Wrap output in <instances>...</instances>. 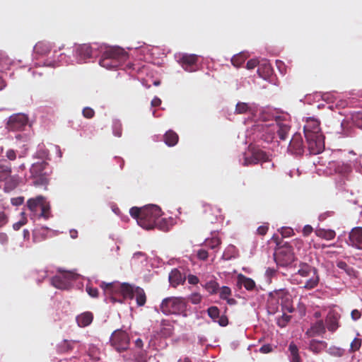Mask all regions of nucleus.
<instances>
[{
  "instance_id": "obj_5",
  "label": "nucleus",
  "mask_w": 362,
  "mask_h": 362,
  "mask_svg": "<svg viewBox=\"0 0 362 362\" xmlns=\"http://www.w3.org/2000/svg\"><path fill=\"white\" fill-rule=\"evenodd\" d=\"M128 59V54L119 47H110L103 52L99 64L107 69H117Z\"/></svg>"
},
{
  "instance_id": "obj_61",
  "label": "nucleus",
  "mask_w": 362,
  "mask_h": 362,
  "mask_svg": "<svg viewBox=\"0 0 362 362\" xmlns=\"http://www.w3.org/2000/svg\"><path fill=\"white\" fill-rule=\"evenodd\" d=\"M258 160H247V159H245L244 160V162L243 163V165L245 166H247L248 165H252V164H257V161Z\"/></svg>"
},
{
  "instance_id": "obj_53",
  "label": "nucleus",
  "mask_w": 362,
  "mask_h": 362,
  "mask_svg": "<svg viewBox=\"0 0 362 362\" xmlns=\"http://www.w3.org/2000/svg\"><path fill=\"white\" fill-rule=\"evenodd\" d=\"M187 280L189 284L196 285L199 283V278L193 274H189L187 277Z\"/></svg>"
},
{
  "instance_id": "obj_16",
  "label": "nucleus",
  "mask_w": 362,
  "mask_h": 362,
  "mask_svg": "<svg viewBox=\"0 0 362 362\" xmlns=\"http://www.w3.org/2000/svg\"><path fill=\"white\" fill-rule=\"evenodd\" d=\"M93 48L88 44L80 45L76 48V56L79 63L86 62L87 59L93 56Z\"/></svg>"
},
{
  "instance_id": "obj_24",
  "label": "nucleus",
  "mask_w": 362,
  "mask_h": 362,
  "mask_svg": "<svg viewBox=\"0 0 362 362\" xmlns=\"http://www.w3.org/2000/svg\"><path fill=\"white\" fill-rule=\"evenodd\" d=\"M186 276L183 275L180 270L174 269L169 274V281L172 286L177 287L180 284H183L185 282Z\"/></svg>"
},
{
  "instance_id": "obj_8",
  "label": "nucleus",
  "mask_w": 362,
  "mask_h": 362,
  "mask_svg": "<svg viewBox=\"0 0 362 362\" xmlns=\"http://www.w3.org/2000/svg\"><path fill=\"white\" fill-rule=\"evenodd\" d=\"M187 301L182 297H169L163 300L160 309L165 315H180L186 311Z\"/></svg>"
},
{
  "instance_id": "obj_15",
  "label": "nucleus",
  "mask_w": 362,
  "mask_h": 362,
  "mask_svg": "<svg viewBox=\"0 0 362 362\" xmlns=\"http://www.w3.org/2000/svg\"><path fill=\"white\" fill-rule=\"evenodd\" d=\"M208 315L214 322L218 323L221 327H226L228 324V319L226 315L220 316V310L216 306H211L207 309Z\"/></svg>"
},
{
  "instance_id": "obj_50",
  "label": "nucleus",
  "mask_w": 362,
  "mask_h": 362,
  "mask_svg": "<svg viewBox=\"0 0 362 362\" xmlns=\"http://www.w3.org/2000/svg\"><path fill=\"white\" fill-rule=\"evenodd\" d=\"M209 257L208 252L204 249H200L197 251V257L201 260H206Z\"/></svg>"
},
{
  "instance_id": "obj_41",
  "label": "nucleus",
  "mask_w": 362,
  "mask_h": 362,
  "mask_svg": "<svg viewBox=\"0 0 362 362\" xmlns=\"http://www.w3.org/2000/svg\"><path fill=\"white\" fill-rule=\"evenodd\" d=\"M291 317L284 313L280 318L277 320V324L281 327H284L288 322L291 320Z\"/></svg>"
},
{
  "instance_id": "obj_49",
  "label": "nucleus",
  "mask_w": 362,
  "mask_h": 362,
  "mask_svg": "<svg viewBox=\"0 0 362 362\" xmlns=\"http://www.w3.org/2000/svg\"><path fill=\"white\" fill-rule=\"evenodd\" d=\"M281 234L284 238L291 237L293 234V230L289 227L282 228L281 230Z\"/></svg>"
},
{
  "instance_id": "obj_20",
  "label": "nucleus",
  "mask_w": 362,
  "mask_h": 362,
  "mask_svg": "<svg viewBox=\"0 0 362 362\" xmlns=\"http://www.w3.org/2000/svg\"><path fill=\"white\" fill-rule=\"evenodd\" d=\"M327 343L323 340L313 339L308 344V349L314 354H320L327 348Z\"/></svg>"
},
{
  "instance_id": "obj_37",
  "label": "nucleus",
  "mask_w": 362,
  "mask_h": 362,
  "mask_svg": "<svg viewBox=\"0 0 362 362\" xmlns=\"http://www.w3.org/2000/svg\"><path fill=\"white\" fill-rule=\"evenodd\" d=\"M250 110L247 103L239 102L235 106V114H245Z\"/></svg>"
},
{
  "instance_id": "obj_12",
  "label": "nucleus",
  "mask_w": 362,
  "mask_h": 362,
  "mask_svg": "<svg viewBox=\"0 0 362 362\" xmlns=\"http://www.w3.org/2000/svg\"><path fill=\"white\" fill-rule=\"evenodd\" d=\"M110 343L117 351H125L129 347V337L126 332L117 329L111 335Z\"/></svg>"
},
{
  "instance_id": "obj_14",
  "label": "nucleus",
  "mask_w": 362,
  "mask_h": 362,
  "mask_svg": "<svg viewBox=\"0 0 362 362\" xmlns=\"http://www.w3.org/2000/svg\"><path fill=\"white\" fill-rule=\"evenodd\" d=\"M197 60L198 57L196 54H184L179 59L178 62L185 71L192 72L195 70Z\"/></svg>"
},
{
  "instance_id": "obj_42",
  "label": "nucleus",
  "mask_w": 362,
  "mask_h": 362,
  "mask_svg": "<svg viewBox=\"0 0 362 362\" xmlns=\"http://www.w3.org/2000/svg\"><path fill=\"white\" fill-rule=\"evenodd\" d=\"M231 295V289L228 286H222L220 288L219 296L221 299H227Z\"/></svg>"
},
{
  "instance_id": "obj_30",
  "label": "nucleus",
  "mask_w": 362,
  "mask_h": 362,
  "mask_svg": "<svg viewBox=\"0 0 362 362\" xmlns=\"http://www.w3.org/2000/svg\"><path fill=\"white\" fill-rule=\"evenodd\" d=\"M288 351L290 352L289 358L291 362H301L299 349L294 342L292 341L289 344Z\"/></svg>"
},
{
  "instance_id": "obj_44",
  "label": "nucleus",
  "mask_w": 362,
  "mask_h": 362,
  "mask_svg": "<svg viewBox=\"0 0 362 362\" xmlns=\"http://www.w3.org/2000/svg\"><path fill=\"white\" fill-rule=\"evenodd\" d=\"M361 346V339L359 338H354L350 345V351L355 352L358 351Z\"/></svg>"
},
{
  "instance_id": "obj_3",
  "label": "nucleus",
  "mask_w": 362,
  "mask_h": 362,
  "mask_svg": "<svg viewBox=\"0 0 362 362\" xmlns=\"http://www.w3.org/2000/svg\"><path fill=\"white\" fill-rule=\"evenodd\" d=\"M320 122L314 118H308L303 127L308 148L311 155H317L325 149L324 136L321 132Z\"/></svg>"
},
{
  "instance_id": "obj_62",
  "label": "nucleus",
  "mask_w": 362,
  "mask_h": 362,
  "mask_svg": "<svg viewBox=\"0 0 362 362\" xmlns=\"http://www.w3.org/2000/svg\"><path fill=\"white\" fill-rule=\"evenodd\" d=\"M6 156L8 158H16V153L13 150H8L6 152Z\"/></svg>"
},
{
  "instance_id": "obj_63",
  "label": "nucleus",
  "mask_w": 362,
  "mask_h": 362,
  "mask_svg": "<svg viewBox=\"0 0 362 362\" xmlns=\"http://www.w3.org/2000/svg\"><path fill=\"white\" fill-rule=\"evenodd\" d=\"M69 234L71 238L75 239L78 237V231L75 229H71L69 231Z\"/></svg>"
},
{
  "instance_id": "obj_39",
  "label": "nucleus",
  "mask_w": 362,
  "mask_h": 362,
  "mask_svg": "<svg viewBox=\"0 0 362 362\" xmlns=\"http://www.w3.org/2000/svg\"><path fill=\"white\" fill-rule=\"evenodd\" d=\"M245 56L243 54H239L233 57L231 59V63L233 66L239 67L245 62Z\"/></svg>"
},
{
  "instance_id": "obj_52",
  "label": "nucleus",
  "mask_w": 362,
  "mask_h": 362,
  "mask_svg": "<svg viewBox=\"0 0 362 362\" xmlns=\"http://www.w3.org/2000/svg\"><path fill=\"white\" fill-rule=\"evenodd\" d=\"M8 218L4 211L0 212V228L4 226L8 223Z\"/></svg>"
},
{
  "instance_id": "obj_33",
  "label": "nucleus",
  "mask_w": 362,
  "mask_h": 362,
  "mask_svg": "<svg viewBox=\"0 0 362 362\" xmlns=\"http://www.w3.org/2000/svg\"><path fill=\"white\" fill-rule=\"evenodd\" d=\"M74 341H69L64 339L57 346V351L59 353H66L71 351L74 349L73 343Z\"/></svg>"
},
{
  "instance_id": "obj_34",
  "label": "nucleus",
  "mask_w": 362,
  "mask_h": 362,
  "mask_svg": "<svg viewBox=\"0 0 362 362\" xmlns=\"http://www.w3.org/2000/svg\"><path fill=\"white\" fill-rule=\"evenodd\" d=\"M221 244V240L217 236L212 237L211 238H206L204 243V245L211 250H215Z\"/></svg>"
},
{
  "instance_id": "obj_1",
  "label": "nucleus",
  "mask_w": 362,
  "mask_h": 362,
  "mask_svg": "<svg viewBox=\"0 0 362 362\" xmlns=\"http://www.w3.org/2000/svg\"><path fill=\"white\" fill-rule=\"evenodd\" d=\"M101 288L105 291L111 295L110 300L112 303L116 301L122 302L121 300H117L113 296L114 293L119 292L123 298L133 299L136 298V304L138 306H144L146 302V296L143 288L139 286H133L127 283L124 284H106L102 282L100 285Z\"/></svg>"
},
{
  "instance_id": "obj_19",
  "label": "nucleus",
  "mask_w": 362,
  "mask_h": 362,
  "mask_svg": "<svg viewBox=\"0 0 362 362\" xmlns=\"http://www.w3.org/2000/svg\"><path fill=\"white\" fill-rule=\"evenodd\" d=\"M326 332V327L322 320L316 321L312 324L310 327L305 332V335L308 337L322 336Z\"/></svg>"
},
{
  "instance_id": "obj_32",
  "label": "nucleus",
  "mask_w": 362,
  "mask_h": 362,
  "mask_svg": "<svg viewBox=\"0 0 362 362\" xmlns=\"http://www.w3.org/2000/svg\"><path fill=\"white\" fill-rule=\"evenodd\" d=\"M50 46L43 42H38L34 47L35 52L40 55L48 54L50 52Z\"/></svg>"
},
{
  "instance_id": "obj_46",
  "label": "nucleus",
  "mask_w": 362,
  "mask_h": 362,
  "mask_svg": "<svg viewBox=\"0 0 362 362\" xmlns=\"http://www.w3.org/2000/svg\"><path fill=\"white\" fill-rule=\"evenodd\" d=\"M82 114L84 117H86L87 119H91L95 115V111L92 108H90L89 107H86L83 108V110L82 111Z\"/></svg>"
},
{
  "instance_id": "obj_31",
  "label": "nucleus",
  "mask_w": 362,
  "mask_h": 362,
  "mask_svg": "<svg viewBox=\"0 0 362 362\" xmlns=\"http://www.w3.org/2000/svg\"><path fill=\"white\" fill-rule=\"evenodd\" d=\"M315 233L317 237L327 240H332L336 236V233L333 230H325V229L319 228V229H317L315 231Z\"/></svg>"
},
{
  "instance_id": "obj_28",
  "label": "nucleus",
  "mask_w": 362,
  "mask_h": 362,
  "mask_svg": "<svg viewBox=\"0 0 362 362\" xmlns=\"http://www.w3.org/2000/svg\"><path fill=\"white\" fill-rule=\"evenodd\" d=\"M238 284H241L247 291H252L255 289L256 284L254 280L251 278L247 277L243 274H239L238 276Z\"/></svg>"
},
{
  "instance_id": "obj_36",
  "label": "nucleus",
  "mask_w": 362,
  "mask_h": 362,
  "mask_svg": "<svg viewBox=\"0 0 362 362\" xmlns=\"http://www.w3.org/2000/svg\"><path fill=\"white\" fill-rule=\"evenodd\" d=\"M204 287L210 294H215L219 289V284L215 281H210L205 284Z\"/></svg>"
},
{
  "instance_id": "obj_27",
  "label": "nucleus",
  "mask_w": 362,
  "mask_h": 362,
  "mask_svg": "<svg viewBox=\"0 0 362 362\" xmlns=\"http://www.w3.org/2000/svg\"><path fill=\"white\" fill-rule=\"evenodd\" d=\"M163 141L168 146H174L178 143L179 136L175 132L170 129L164 134Z\"/></svg>"
},
{
  "instance_id": "obj_48",
  "label": "nucleus",
  "mask_w": 362,
  "mask_h": 362,
  "mask_svg": "<svg viewBox=\"0 0 362 362\" xmlns=\"http://www.w3.org/2000/svg\"><path fill=\"white\" fill-rule=\"evenodd\" d=\"M86 290L90 296L93 298H97L98 296V290L97 288L87 286Z\"/></svg>"
},
{
  "instance_id": "obj_51",
  "label": "nucleus",
  "mask_w": 362,
  "mask_h": 362,
  "mask_svg": "<svg viewBox=\"0 0 362 362\" xmlns=\"http://www.w3.org/2000/svg\"><path fill=\"white\" fill-rule=\"evenodd\" d=\"M259 64V61L256 59H250L246 64L247 69H253Z\"/></svg>"
},
{
  "instance_id": "obj_21",
  "label": "nucleus",
  "mask_w": 362,
  "mask_h": 362,
  "mask_svg": "<svg viewBox=\"0 0 362 362\" xmlns=\"http://www.w3.org/2000/svg\"><path fill=\"white\" fill-rule=\"evenodd\" d=\"M349 239L351 245L358 249H362V228L357 227L352 229Z\"/></svg>"
},
{
  "instance_id": "obj_9",
  "label": "nucleus",
  "mask_w": 362,
  "mask_h": 362,
  "mask_svg": "<svg viewBox=\"0 0 362 362\" xmlns=\"http://www.w3.org/2000/svg\"><path fill=\"white\" fill-rule=\"evenodd\" d=\"M274 256L276 263L281 267H287L295 259L293 248L288 243L279 247L276 250Z\"/></svg>"
},
{
  "instance_id": "obj_10",
  "label": "nucleus",
  "mask_w": 362,
  "mask_h": 362,
  "mask_svg": "<svg viewBox=\"0 0 362 362\" xmlns=\"http://www.w3.org/2000/svg\"><path fill=\"white\" fill-rule=\"evenodd\" d=\"M277 124L276 122L267 124L260 123L254 125V132L257 134V136L267 143L272 142L276 134Z\"/></svg>"
},
{
  "instance_id": "obj_17",
  "label": "nucleus",
  "mask_w": 362,
  "mask_h": 362,
  "mask_svg": "<svg viewBox=\"0 0 362 362\" xmlns=\"http://www.w3.org/2000/svg\"><path fill=\"white\" fill-rule=\"evenodd\" d=\"M275 122L277 124L276 132L279 138L282 141L286 140L288 138V135L291 129L289 122L288 121L281 119L279 117L276 118Z\"/></svg>"
},
{
  "instance_id": "obj_2",
  "label": "nucleus",
  "mask_w": 362,
  "mask_h": 362,
  "mask_svg": "<svg viewBox=\"0 0 362 362\" xmlns=\"http://www.w3.org/2000/svg\"><path fill=\"white\" fill-rule=\"evenodd\" d=\"M129 214L141 227L151 230L157 226L162 216V211L159 206L152 204L142 208L132 207Z\"/></svg>"
},
{
  "instance_id": "obj_60",
  "label": "nucleus",
  "mask_w": 362,
  "mask_h": 362,
  "mask_svg": "<svg viewBox=\"0 0 362 362\" xmlns=\"http://www.w3.org/2000/svg\"><path fill=\"white\" fill-rule=\"evenodd\" d=\"M161 104V100L159 98L155 97L151 100V105L153 107H158Z\"/></svg>"
},
{
  "instance_id": "obj_11",
  "label": "nucleus",
  "mask_w": 362,
  "mask_h": 362,
  "mask_svg": "<svg viewBox=\"0 0 362 362\" xmlns=\"http://www.w3.org/2000/svg\"><path fill=\"white\" fill-rule=\"evenodd\" d=\"M269 296L272 298L280 300L283 311L293 313L295 308L293 305L292 297L288 290L286 288L276 289L270 292Z\"/></svg>"
},
{
  "instance_id": "obj_43",
  "label": "nucleus",
  "mask_w": 362,
  "mask_h": 362,
  "mask_svg": "<svg viewBox=\"0 0 362 362\" xmlns=\"http://www.w3.org/2000/svg\"><path fill=\"white\" fill-rule=\"evenodd\" d=\"M63 276L64 279H66V281H68L69 284L71 285L72 281L76 279V274L71 272H64L61 274Z\"/></svg>"
},
{
  "instance_id": "obj_57",
  "label": "nucleus",
  "mask_w": 362,
  "mask_h": 362,
  "mask_svg": "<svg viewBox=\"0 0 362 362\" xmlns=\"http://www.w3.org/2000/svg\"><path fill=\"white\" fill-rule=\"evenodd\" d=\"M351 315L354 320H357L361 318V314L359 310L355 309L351 311Z\"/></svg>"
},
{
  "instance_id": "obj_56",
  "label": "nucleus",
  "mask_w": 362,
  "mask_h": 362,
  "mask_svg": "<svg viewBox=\"0 0 362 362\" xmlns=\"http://www.w3.org/2000/svg\"><path fill=\"white\" fill-rule=\"evenodd\" d=\"M313 230V228L310 225H306L303 227V233L305 236L309 235Z\"/></svg>"
},
{
  "instance_id": "obj_7",
  "label": "nucleus",
  "mask_w": 362,
  "mask_h": 362,
  "mask_svg": "<svg viewBox=\"0 0 362 362\" xmlns=\"http://www.w3.org/2000/svg\"><path fill=\"white\" fill-rule=\"evenodd\" d=\"M27 206L30 211V218H43L48 219L50 217V204L46 198L42 195L30 198L27 201Z\"/></svg>"
},
{
  "instance_id": "obj_64",
  "label": "nucleus",
  "mask_w": 362,
  "mask_h": 362,
  "mask_svg": "<svg viewBox=\"0 0 362 362\" xmlns=\"http://www.w3.org/2000/svg\"><path fill=\"white\" fill-rule=\"evenodd\" d=\"M227 301V303L230 305H233L237 303V300L234 298H230L229 297L227 299H225Z\"/></svg>"
},
{
  "instance_id": "obj_26",
  "label": "nucleus",
  "mask_w": 362,
  "mask_h": 362,
  "mask_svg": "<svg viewBox=\"0 0 362 362\" xmlns=\"http://www.w3.org/2000/svg\"><path fill=\"white\" fill-rule=\"evenodd\" d=\"M63 279L61 275H57L51 279V284L53 286L61 290H69L71 285L69 284L68 281Z\"/></svg>"
},
{
  "instance_id": "obj_38",
  "label": "nucleus",
  "mask_w": 362,
  "mask_h": 362,
  "mask_svg": "<svg viewBox=\"0 0 362 362\" xmlns=\"http://www.w3.org/2000/svg\"><path fill=\"white\" fill-rule=\"evenodd\" d=\"M21 219L18 222L13 223V228L15 230H18L23 226L25 225L28 222V219L25 212H21Z\"/></svg>"
},
{
  "instance_id": "obj_25",
  "label": "nucleus",
  "mask_w": 362,
  "mask_h": 362,
  "mask_svg": "<svg viewBox=\"0 0 362 362\" xmlns=\"http://www.w3.org/2000/svg\"><path fill=\"white\" fill-rule=\"evenodd\" d=\"M93 317V313L86 311L78 315L76 317V320L78 327H86L92 323Z\"/></svg>"
},
{
  "instance_id": "obj_47",
  "label": "nucleus",
  "mask_w": 362,
  "mask_h": 362,
  "mask_svg": "<svg viewBox=\"0 0 362 362\" xmlns=\"http://www.w3.org/2000/svg\"><path fill=\"white\" fill-rule=\"evenodd\" d=\"M337 266L338 268L346 271L348 274H350V272L353 270L351 267H350L345 262L339 261L337 263Z\"/></svg>"
},
{
  "instance_id": "obj_23",
  "label": "nucleus",
  "mask_w": 362,
  "mask_h": 362,
  "mask_svg": "<svg viewBox=\"0 0 362 362\" xmlns=\"http://www.w3.org/2000/svg\"><path fill=\"white\" fill-rule=\"evenodd\" d=\"M288 150L294 156H301L304 151L302 140L298 138H293L290 141Z\"/></svg>"
},
{
  "instance_id": "obj_18",
  "label": "nucleus",
  "mask_w": 362,
  "mask_h": 362,
  "mask_svg": "<svg viewBox=\"0 0 362 362\" xmlns=\"http://www.w3.org/2000/svg\"><path fill=\"white\" fill-rule=\"evenodd\" d=\"M340 315L336 311H329L325 318V324L328 331L334 332L339 327Z\"/></svg>"
},
{
  "instance_id": "obj_58",
  "label": "nucleus",
  "mask_w": 362,
  "mask_h": 362,
  "mask_svg": "<svg viewBox=\"0 0 362 362\" xmlns=\"http://www.w3.org/2000/svg\"><path fill=\"white\" fill-rule=\"evenodd\" d=\"M8 241V237L5 233H0V243L2 245L7 244Z\"/></svg>"
},
{
  "instance_id": "obj_54",
  "label": "nucleus",
  "mask_w": 362,
  "mask_h": 362,
  "mask_svg": "<svg viewBox=\"0 0 362 362\" xmlns=\"http://www.w3.org/2000/svg\"><path fill=\"white\" fill-rule=\"evenodd\" d=\"M272 351V347L270 344H264L259 349V351L263 354H268Z\"/></svg>"
},
{
  "instance_id": "obj_6",
  "label": "nucleus",
  "mask_w": 362,
  "mask_h": 362,
  "mask_svg": "<svg viewBox=\"0 0 362 362\" xmlns=\"http://www.w3.org/2000/svg\"><path fill=\"white\" fill-rule=\"evenodd\" d=\"M30 173L35 186L46 187L49 182L52 168L45 160H42L32 164Z\"/></svg>"
},
{
  "instance_id": "obj_55",
  "label": "nucleus",
  "mask_w": 362,
  "mask_h": 362,
  "mask_svg": "<svg viewBox=\"0 0 362 362\" xmlns=\"http://www.w3.org/2000/svg\"><path fill=\"white\" fill-rule=\"evenodd\" d=\"M257 233L261 235H264L268 231L267 226H260L257 228Z\"/></svg>"
},
{
  "instance_id": "obj_4",
  "label": "nucleus",
  "mask_w": 362,
  "mask_h": 362,
  "mask_svg": "<svg viewBox=\"0 0 362 362\" xmlns=\"http://www.w3.org/2000/svg\"><path fill=\"white\" fill-rule=\"evenodd\" d=\"M293 280L307 290L315 288L320 281L317 269L305 262H300L297 272L293 275Z\"/></svg>"
},
{
  "instance_id": "obj_22",
  "label": "nucleus",
  "mask_w": 362,
  "mask_h": 362,
  "mask_svg": "<svg viewBox=\"0 0 362 362\" xmlns=\"http://www.w3.org/2000/svg\"><path fill=\"white\" fill-rule=\"evenodd\" d=\"M248 153L251 155L250 158H269L272 156L269 152L255 144H250L248 146Z\"/></svg>"
},
{
  "instance_id": "obj_59",
  "label": "nucleus",
  "mask_w": 362,
  "mask_h": 362,
  "mask_svg": "<svg viewBox=\"0 0 362 362\" xmlns=\"http://www.w3.org/2000/svg\"><path fill=\"white\" fill-rule=\"evenodd\" d=\"M272 71V67L271 65L269 64H264V72L266 76H269L271 74Z\"/></svg>"
},
{
  "instance_id": "obj_45",
  "label": "nucleus",
  "mask_w": 362,
  "mask_h": 362,
  "mask_svg": "<svg viewBox=\"0 0 362 362\" xmlns=\"http://www.w3.org/2000/svg\"><path fill=\"white\" fill-rule=\"evenodd\" d=\"M188 299L193 304H199L202 301V296L199 293H194L189 296Z\"/></svg>"
},
{
  "instance_id": "obj_29",
  "label": "nucleus",
  "mask_w": 362,
  "mask_h": 362,
  "mask_svg": "<svg viewBox=\"0 0 362 362\" xmlns=\"http://www.w3.org/2000/svg\"><path fill=\"white\" fill-rule=\"evenodd\" d=\"M11 168L7 160H0V181L10 176Z\"/></svg>"
},
{
  "instance_id": "obj_13",
  "label": "nucleus",
  "mask_w": 362,
  "mask_h": 362,
  "mask_svg": "<svg viewBox=\"0 0 362 362\" xmlns=\"http://www.w3.org/2000/svg\"><path fill=\"white\" fill-rule=\"evenodd\" d=\"M28 117L25 114L18 113L9 117L6 128L11 131L22 130L28 124Z\"/></svg>"
},
{
  "instance_id": "obj_40",
  "label": "nucleus",
  "mask_w": 362,
  "mask_h": 362,
  "mask_svg": "<svg viewBox=\"0 0 362 362\" xmlns=\"http://www.w3.org/2000/svg\"><path fill=\"white\" fill-rule=\"evenodd\" d=\"M112 132L115 136L120 137L122 134V126L119 121H115L112 124Z\"/></svg>"
},
{
  "instance_id": "obj_35",
  "label": "nucleus",
  "mask_w": 362,
  "mask_h": 362,
  "mask_svg": "<svg viewBox=\"0 0 362 362\" xmlns=\"http://www.w3.org/2000/svg\"><path fill=\"white\" fill-rule=\"evenodd\" d=\"M327 352L334 357H341L344 354V350L336 346H331Z\"/></svg>"
}]
</instances>
